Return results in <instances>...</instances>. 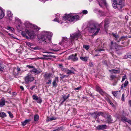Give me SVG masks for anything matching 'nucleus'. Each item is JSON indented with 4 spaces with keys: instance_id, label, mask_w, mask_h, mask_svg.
I'll return each instance as SVG.
<instances>
[{
    "instance_id": "f257e3e1",
    "label": "nucleus",
    "mask_w": 131,
    "mask_h": 131,
    "mask_svg": "<svg viewBox=\"0 0 131 131\" xmlns=\"http://www.w3.org/2000/svg\"><path fill=\"white\" fill-rule=\"evenodd\" d=\"M113 2L112 6L115 8H117L120 11L123 10V8L124 6V4L122 0H112Z\"/></svg>"
},
{
    "instance_id": "f03ea898",
    "label": "nucleus",
    "mask_w": 131,
    "mask_h": 131,
    "mask_svg": "<svg viewBox=\"0 0 131 131\" xmlns=\"http://www.w3.org/2000/svg\"><path fill=\"white\" fill-rule=\"evenodd\" d=\"M100 25H95L94 24H90L88 30L90 32L93 33L95 32L94 33V35H97L100 30V28L99 27Z\"/></svg>"
},
{
    "instance_id": "7ed1b4c3",
    "label": "nucleus",
    "mask_w": 131,
    "mask_h": 131,
    "mask_svg": "<svg viewBox=\"0 0 131 131\" xmlns=\"http://www.w3.org/2000/svg\"><path fill=\"white\" fill-rule=\"evenodd\" d=\"M35 31L32 30H28L26 29L25 30L21 32V35L25 37L26 38L28 39L29 37L27 35L28 34L30 38H32L34 37Z\"/></svg>"
},
{
    "instance_id": "20e7f679",
    "label": "nucleus",
    "mask_w": 131,
    "mask_h": 131,
    "mask_svg": "<svg viewBox=\"0 0 131 131\" xmlns=\"http://www.w3.org/2000/svg\"><path fill=\"white\" fill-rule=\"evenodd\" d=\"M52 35V33L50 32H45L44 35L41 36L40 40L43 41H45L46 43L50 41L51 37Z\"/></svg>"
},
{
    "instance_id": "39448f33",
    "label": "nucleus",
    "mask_w": 131,
    "mask_h": 131,
    "mask_svg": "<svg viewBox=\"0 0 131 131\" xmlns=\"http://www.w3.org/2000/svg\"><path fill=\"white\" fill-rule=\"evenodd\" d=\"M64 19L72 22L75 20H78L79 19V17L78 15L73 16L71 14H69L63 17Z\"/></svg>"
},
{
    "instance_id": "423d86ee",
    "label": "nucleus",
    "mask_w": 131,
    "mask_h": 131,
    "mask_svg": "<svg viewBox=\"0 0 131 131\" xmlns=\"http://www.w3.org/2000/svg\"><path fill=\"white\" fill-rule=\"evenodd\" d=\"M25 83L27 84L30 83L34 79V78L32 77L30 73L27 74L26 76L24 77Z\"/></svg>"
},
{
    "instance_id": "0eeeda50",
    "label": "nucleus",
    "mask_w": 131,
    "mask_h": 131,
    "mask_svg": "<svg viewBox=\"0 0 131 131\" xmlns=\"http://www.w3.org/2000/svg\"><path fill=\"white\" fill-rule=\"evenodd\" d=\"M77 54L76 53L74 54H72L69 56L68 59L69 60H71L72 61H77L78 60V58L77 57Z\"/></svg>"
},
{
    "instance_id": "6e6552de",
    "label": "nucleus",
    "mask_w": 131,
    "mask_h": 131,
    "mask_svg": "<svg viewBox=\"0 0 131 131\" xmlns=\"http://www.w3.org/2000/svg\"><path fill=\"white\" fill-rule=\"evenodd\" d=\"M118 45L116 42L113 43L111 41L110 46V48L111 49H117L118 48Z\"/></svg>"
},
{
    "instance_id": "1a4fd4ad",
    "label": "nucleus",
    "mask_w": 131,
    "mask_h": 131,
    "mask_svg": "<svg viewBox=\"0 0 131 131\" xmlns=\"http://www.w3.org/2000/svg\"><path fill=\"white\" fill-rule=\"evenodd\" d=\"M81 34V33L80 32L77 34L75 33L71 35V40L72 41L75 39L76 40H77L78 37L80 36Z\"/></svg>"
},
{
    "instance_id": "9d476101",
    "label": "nucleus",
    "mask_w": 131,
    "mask_h": 131,
    "mask_svg": "<svg viewBox=\"0 0 131 131\" xmlns=\"http://www.w3.org/2000/svg\"><path fill=\"white\" fill-rule=\"evenodd\" d=\"M32 97L33 99L34 100H36L37 103H40L42 102V99L40 96L38 97L36 95H34Z\"/></svg>"
},
{
    "instance_id": "9b49d317",
    "label": "nucleus",
    "mask_w": 131,
    "mask_h": 131,
    "mask_svg": "<svg viewBox=\"0 0 131 131\" xmlns=\"http://www.w3.org/2000/svg\"><path fill=\"white\" fill-rule=\"evenodd\" d=\"M70 69L71 70H69L68 69L66 72V74L68 75L74 74L75 73L74 71H76L75 70L73 67L71 68Z\"/></svg>"
},
{
    "instance_id": "f8f14e48",
    "label": "nucleus",
    "mask_w": 131,
    "mask_h": 131,
    "mask_svg": "<svg viewBox=\"0 0 131 131\" xmlns=\"http://www.w3.org/2000/svg\"><path fill=\"white\" fill-rule=\"evenodd\" d=\"M30 71L33 72L35 74H37L41 72V71L40 69H37L34 67Z\"/></svg>"
},
{
    "instance_id": "ddd939ff",
    "label": "nucleus",
    "mask_w": 131,
    "mask_h": 131,
    "mask_svg": "<svg viewBox=\"0 0 131 131\" xmlns=\"http://www.w3.org/2000/svg\"><path fill=\"white\" fill-rule=\"evenodd\" d=\"M112 35L114 37V39L117 42H119L120 41V38L118 35L117 34L112 33Z\"/></svg>"
},
{
    "instance_id": "4468645a",
    "label": "nucleus",
    "mask_w": 131,
    "mask_h": 131,
    "mask_svg": "<svg viewBox=\"0 0 131 131\" xmlns=\"http://www.w3.org/2000/svg\"><path fill=\"white\" fill-rule=\"evenodd\" d=\"M96 90L98 92L100 93L102 95H104L105 94V93L100 87L97 86L96 88Z\"/></svg>"
},
{
    "instance_id": "2eb2a0df",
    "label": "nucleus",
    "mask_w": 131,
    "mask_h": 131,
    "mask_svg": "<svg viewBox=\"0 0 131 131\" xmlns=\"http://www.w3.org/2000/svg\"><path fill=\"white\" fill-rule=\"evenodd\" d=\"M24 25L27 28H32L33 24L29 23L28 21L25 22L24 23Z\"/></svg>"
},
{
    "instance_id": "dca6fc26",
    "label": "nucleus",
    "mask_w": 131,
    "mask_h": 131,
    "mask_svg": "<svg viewBox=\"0 0 131 131\" xmlns=\"http://www.w3.org/2000/svg\"><path fill=\"white\" fill-rule=\"evenodd\" d=\"M58 81V78L56 77L52 83V84L53 87H56L57 86V84Z\"/></svg>"
},
{
    "instance_id": "f3484780",
    "label": "nucleus",
    "mask_w": 131,
    "mask_h": 131,
    "mask_svg": "<svg viewBox=\"0 0 131 131\" xmlns=\"http://www.w3.org/2000/svg\"><path fill=\"white\" fill-rule=\"evenodd\" d=\"M106 126V125H100L97 127L96 128L98 130L103 129H105Z\"/></svg>"
},
{
    "instance_id": "a211bd4d",
    "label": "nucleus",
    "mask_w": 131,
    "mask_h": 131,
    "mask_svg": "<svg viewBox=\"0 0 131 131\" xmlns=\"http://www.w3.org/2000/svg\"><path fill=\"white\" fill-rule=\"evenodd\" d=\"M59 68L61 69V70L66 73L68 68L63 67L62 65L60 64L59 65Z\"/></svg>"
},
{
    "instance_id": "6ab92c4d",
    "label": "nucleus",
    "mask_w": 131,
    "mask_h": 131,
    "mask_svg": "<svg viewBox=\"0 0 131 131\" xmlns=\"http://www.w3.org/2000/svg\"><path fill=\"white\" fill-rule=\"evenodd\" d=\"M109 71L112 74H113V73L115 74L119 73L120 72L119 70H115L114 69L111 70H109Z\"/></svg>"
},
{
    "instance_id": "aec40b11",
    "label": "nucleus",
    "mask_w": 131,
    "mask_h": 131,
    "mask_svg": "<svg viewBox=\"0 0 131 131\" xmlns=\"http://www.w3.org/2000/svg\"><path fill=\"white\" fill-rule=\"evenodd\" d=\"M70 96V94H68L67 96H66V95H62V97L63 99L62 103H63L67 99H68Z\"/></svg>"
},
{
    "instance_id": "412c9836",
    "label": "nucleus",
    "mask_w": 131,
    "mask_h": 131,
    "mask_svg": "<svg viewBox=\"0 0 131 131\" xmlns=\"http://www.w3.org/2000/svg\"><path fill=\"white\" fill-rule=\"evenodd\" d=\"M7 15L9 17L10 20H12V16L13 15L11 11H7Z\"/></svg>"
},
{
    "instance_id": "4be33fe9",
    "label": "nucleus",
    "mask_w": 131,
    "mask_h": 131,
    "mask_svg": "<svg viewBox=\"0 0 131 131\" xmlns=\"http://www.w3.org/2000/svg\"><path fill=\"white\" fill-rule=\"evenodd\" d=\"M4 16V13L2 9L0 7V19L2 18Z\"/></svg>"
},
{
    "instance_id": "5701e85b",
    "label": "nucleus",
    "mask_w": 131,
    "mask_h": 131,
    "mask_svg": "<svg viewBox=\"0 0 131 131\" xmlns=\"http://www.w3.org/2000/svg\"><path fill=\"white\" fill-rule=\"evenodd\" d=\"M109 23V20L107 19L105 20V24L104 25L105 28L106 30V29L108 27V24Z\"/></svg>"
},
{
    "instance_id": "b1692460",
    "label": "nucleus",
    "mask_w": 131,
    "mask_h": 131,
    "mask_svg": "<svg viewBox=\"0 0 131 131\" xmlns=\"http://www.w3.org/2000/svg\"><path fill=\"white\" fill-rule=\"evenodd\" d=\"M5 104V100L3 99L0 100V107H2Z\"/></svg>"
},
{
    "instance_id": "393cba45",
    "label": "nucleus",
    "mask_w": 131,
    "mask_h": 131,
    "mask_svg": "<svg viewBox=\"0 0 131 131\" xmlns=\"http://www.w3.org/2000/svg\"><path fill=\"white\" fill-rule=\"evenodd\" d=\"M30 121V119H26L23 122H21L22 125L23 126H24L27 123Z\"/></svg>"
},
{
    "instance_id": "a878e982",
    "label": "nucleus",
    "mask_w": 131,
    "mask_h": 131,
    "mask_svg": "<svg viewBox=\"0 0 131 131\" xmlns=\"http://www.w3.org/2000/svg\"><path fill=\"white\" fill-rule=\"evenodd\" d=\"M80 59L81 60H82L83 61H84L85 62L87 61L88 59V58L87 57H80Z\"/></svg>"
},
{
    "instance_id": "bb28decb",
    "label": "nucleus",
    "mask_w": 131,
    "mask_h": 131,
    "mask_svg": "<svg viewBox=\"0 0 131 131\" xmlns=\"http://www.w3.org/2000/svg\"><path fill=\"white\" fill-rule=\"evenodd\" d=\"M32 28L34 30H35L36 31H38L40 29V28H39L36 25L33 24V26Z\"/></svg>"
},
{
    "instance_id": "cd10ccee",
    "label": "nucleus",
    "mask_w": 131,
    "mask_h": 131,
    "mask_svg": "<svg viewBox=\"0 0 131 131\" xmlns=\"http://www.w3.org/2000/svg\"><path fill=\"white\" fill-rule=\"evenodd\" d=\"M128 84V82L127 80H126L125 82L122 84L121 86V88L123 89V87H126Z\"/></svg>"
},
{
    "instance_id": "c85d7f7f",
    "label": "nucleus",
    "mask_w": 131,
    "mask_h": 131,
    "mask_svg": "<svg viewBox=\"0 0 131 131\" xmlns=\"http://www.w3.org/2000/svg\"><path fill=\"white\" fill-rule=\"evenodd\" d=\"M56 119V118L54 117H48L47 119V121L49 122L50 121H51Z\"/></svg>"
},
{
    "instance_id": "c756f323",
    "label": "nucleus",
    "mask_w": 131,
    "mask_h": 131,
    "mask_svg": "<svg viewBox=\"0 0 131 131\" xmlns=\"http://www.w3.org/2000/svg\"><path fill=\"white\" fill-rule=\"evenodd\" d=\"M127 119L126 117L124 116L122 117L121 118V120L124 123L127 122Z\"/></svg>"
},
{
    "instance_id": "7c9ffc66",
    "label": "nucleus",
    "mask_w": 131,
    "mask_h": 131,
    "mask_svg": "<svg viewBox=\"0 0 131 131\" xmlns=\"http://www.w3.org/2000/svg\"><path fill=\"white\" fill-rule=\"evenodd\" d=\"M119 91H114L112 92V93L113 95L115 97L117 96L118 94V93L119 92Z\"/></svg>"
},
{
    "instance_id": "2f4dec72",
    "label": "nucleus",
    "mask_w": 131,
    "mask_h": 131,
    "mask_svg": "<svg viewBox=\"0 0 131 131\" xmlns=\"http://www.w3.org/2000/svg\"><path fill=\"white\" fill-rule=\"evenodd\" d=\"M6 114L4 112L0 113V116L2 117H4L6 116Z\"/></svg>"
},
{
    "instance_id": "473e14b6",
    "label": "nucleus",
    "mask_w": 131,
    "mask_h": 131,
    "mask_svg": "<svg viewBox=\"0 0 131 131\" xmlns=\"http://www.w3.org/2000/svg\"><path fill=\"white\" fill-rule=\"evenodd\" d=\"M39 118V116L38 115H36L34 116V120L35 121H37Z\"/></svg>"
},
{
    "instance_id": "72a5a7b5",
    "label": "nucleus",
    "mask_w": 131,
    "mask_h": 131,
    "mask_svg": "<svg viewBox=\"0 0 131 131\" xmlns=\"http://www.w3.org/2000/svg\"><path fill=\"white\" fill-rule=\"evenodd\" d=\"M51 75V74H50L46 73L44 75V77L46 78H49L50 77Z\"/></svg>"
},
{
    "instance_id": "f704fd0d",
    "label": "nucleus",
    "mask_w": 131,
    "mask_h": 131,
    "mask_svg": "<svg viewBox=\"0 0 131 131\" xmlns=\"http://www.w3.org/2000/svg\"><path fill=\"white\" fill-rule=\"evenodd\" d=\"M26 45H28L29 47L31 48V46H32L33 45V44L29 42H26Z\"/></svg>"
},
{
    "instance_id": "c9c22d12",
    "label": "nucleus",
    "mask_w": 131,
    "mask_h": 131,
    "mask_svg": "<svg viewBox=\"0 0 131 131\" xmlns=\"http://www.w3.org/2000/svg\"><path fill=\"white\" fill-rule=\"evenodd\" d=\"M83 47L86 50H88L90 48V46L88 45H83Z\"/></svg>"
},
{
    "instance_id": "e433bc0d",
    "label": "nucleus",
    "mask_w": 131,
    "mask_h": 131,
    "mask_svg": "<svg viewBox=\"0 0 131 131\" xmlns=\"http://www.w3.org/2000/svg\"><path fill=\"white\" fill-rule=\"evenodd\" d=\"M96 113H97V115L98 116H99L100 115L103 116V115L104 114L102 112H97Z\"/></svg>"
},
{
    "instance_id": "4c0bfd02",
    "label": "nucleus",
    "mask_w": 131,
    "mask_h": 131,
    "mask_svg": "<svg viewBox=\"0 0 131 131\" xmlns=\"http://www.w3.org/2000/svg\"><path fill=\"white\" fill-rule=\"evenodd\" d=\"M107 119L108 122L111 123L112 121L111 119V116L110 115L107 116Z\"/></svg>"
},
{
    "instance_id": "58836bf2",
    "label": "nucleus",
    "mask_w": 131,
    "mask_h": 131,
    "mask_svg": "<svg viewBox=\"0 0 131 131\" xmlns=\"http://www.w3.org/2000/svg\"><path fill=\"white\" fill-rule=\"evenodd\" d=\"M31 49L35 50H40L41 49L40 47L38 46L34 48H31Z\"/></svg>"
},
{
    "instance_id": "ea45409f",
    "label": "nucleus",
    "mask_w": 131,
    "mask_h": 131,
    "mask_svg": "<svg viewBox=\"0 0 131 131\" xmlns=\"http://www.w3.org/2000/svg\"><path fill=\"white\" fill-rule=\"evenodd\" d=\"M98 117L97 115V113L96 112H94V114H93V117L96 119L97 117Z\"/></svg>"
},
{
    "instance_id": "a19ab883",
    "label": "nucleus",
    "mask_w": 131,
    "mask_h": 131,
    "mask_svg": "<svg viewBox=\"0 0 131 131\" xmlns=\"http://www.w3.org/2000/svg\"><path fill=\"white\" fill-rule=\"evenodd\" d=\"M7 29L8 30H10L12 31H14V28L11 27H7Z\"/></svg>"
},
{
    "instance_id": "79ce46f5",
    "label": "nucleus",
    "mask_w": 131,
    "mask_h": 131,
    "mask_svg": "<svg viewBox=\"0 0 131 131\" xmlns=\"http://www.w3.org/2000/svg\"><path fill=\"white\" fill-rule=\"evenodd\" d=\"M104 49H97L95 50V51L96 52H101L102 51H104Z\"/></svg>"
},
{
    "instance_id": "37998d69",
    "label": "nucleus",
    "mask_w": 131,
    "mask_h": 131,
    "mask_svg": "<svg viewBox=\"0 0 131 131\" xmlns=\"http://www.w3.org/2000/svg\"><path fill=\"white\" fill-rule=\"evenodd\" d=\"M8 113L9 115V116L11 118H12L13 117V116L11 112L10 111L8 112Z\"/></svg>"
},
{
    "instance_id": "c03bdc74",
    "label": "nucleus",
    "mask_w": 131,
    "mask_h": 131,
    "mask_svg": "<svg viewBox=\"0 0 131 131\" xmlns=\"http://www.w3.org/2000/svg\"><path fill=\"white\" fill-rule=\"evenodd\" d=\"M126 78V76L125 75L122 77V82L124 81V80Z\"/></svg>"
},
{
    "instance_id": "a18cd8bd",
    "label": "nucleus",
    "mask_w": 131,
    "mask_h": 131,
    "mask_svg": "<svg viewBox=\"0 0 131 131\" xmlns=\"http://www.w3.org/2000/svg\"><path fill=\"white\" fill-rule=\"evenodd\" d=\"M125 36H122V37L121 38H120V41H123L124 40H125Z\"/></svg>"
},
{
    "instance_id": "49530a36",
    "label": "nucleus",
    "mask_w": 131,
    "mask_h": 131,
    "mask_svg": "<svg viewBox=\"0 0 131 131\" xmlns=\"http://www.w3.org/2000/svg\"><path fill=\"white\" fill-rule=\"evenodd\" d=\"M99 1L103 4H105V0H99Z\"/></svg>"
},
{
    "instance_id": "de8ad7c7",
    "label": "nucleus",
    "mask_w": 131,
    "mask_h": 131,
    "mask_svg": "<svg viewBox=\"0 0 131 131\" xmlns=\"http://www.w3.org/2000/svg\"><path fill=\"white\" fill-rule=\"evenodd\" d=\"M54 21H57L59 23L62 24V22H60L59 20H58V18H55L54 19Z\"/></svg>"
},
{
    "instance_id": "09e8293b",
    "label": "nucleus",
    "mask_w": 131,
    "mask_h": 131,
    "mask_svg": "<svg viewBox=\"0 0 131 131\" xmlns=\"http://www.w3.org/2000/svg\"><path fill=\"white\" fill-rule=\"evenodd\" d=\"M124 96H125L124 94V93H123L122 94V98H121L122 100V101H125Z\"/></svg>"
},
{
    "instance_id": "8fccbe9b",
    "label": "nucleus",
    "mask_w": 131,
    "mask_h": 131,
    "mask_svg": "<svg viewBox=\"0 0 131 131\" xmlns=\"http://www.w3.org/2000/svg\"><path fill=\"white\" fill-rule=\"evenodd\" d=\"M43 56H44V55H43ZM45 56L46 57H53V58H55V57H56L54 56H51V55H45Z\"/></svg>"
},
{
    "instance_id": "3c124183",
    "label": "nucleus",
    "mask_w": 131,
    "mask_h": 131,
    "mask_svg": "<svg viewBox=\"0 0 131 131\" xmlns=\"http://www.w3.org/2000/svg\"><path fill=\"white\" fill-rule=\"evenodd\" d=\"M27 67H28V68H32L33 69L34 68V67H33L32 66H30V65H27Z\"/></svg>"
},
{
    "instance_id": "603ef678",
    "label": "nucleus",
    "mask_w": 131,
    "mask_h": 131,
    "mask_svg": "<svg viewBox=\"0 0 131 131\" xmlns=\"http://www.w3.org/2000/svg\"><path fill=\"white\" fill-rule=\"evenodd\" d=\"M63 40L64 41H67L68 40V39L66 37H64L63 38Z\"/></svg>"
},
{
    "instance_id": "864d4df0",
    "label": "nucleus",
    "mask_w": 131,
    "mask_h": 131,
    "mask_svg": "<svg viewBox=\"0 0 131 131\" xmlns=\"http://www.w3.org/2000/svg\"><path fill=\"white\" fill-rule=\"evenodd\" d=\"M81 87L80 86V87H78L77 88H75L74 90H77L81 89Z\"/></svg>"
},
{
    "instance_id": "5fc2aeb1",
    "label": "nucleus",
    "mask_w": 131,
    "mask_h": 131,
    "mask_svg": "<svg viewBox=\"0 0 131 131\" xmlns=\"http://www.w3.org/2000/svg\"><path fill=\"white\" fill-rule=\"evenodd\" d=\"M82 12L83 14H86L88 13V11L86 10H84Z\"/></svg>"
},
{
    "instance_id": "6e6d98bb",
    "label": "nucleus",
    "mask_w": 131,
    "mask_h": 131,
    "mask_svg": "<svg viewBox=\"0 0 131 131\" xmlns=\"http://www.w3.org/2000/svg\"><path fill=\"white\" fill-rule=\"evenodd\" d=\"M116 77L114 75H112L110 76V78L112 79H113Z\"/></svg>"
},
{
    "instance_id": "4d7b16f0",
    "label": "nucleus",
    "mask_w": 131,
    "mask_h": 131,
    "mask_svg": "<svg viewBox=\"0 0 131 131\" xmlns=\"http://www.w3.org/2000/svg\"><path fill=\"white\" fill-rule=\"evenodd\" d=\"M17 72H18V73H17V74L18 75V73L20 71V68H19L18 67L17 68Z\"/></svg>"
},
{
    "instance_id": "13d9d810",
    "label": "nucleus",
    "mask_w": 131,
    "mask_h": 131,
    "mask_svg": "<svg viewBox=\"0 0 131 131\" xmlns=\"http://www.w3.org/2000/svg\"><path fill=\"white\" fill-rule=\"evenodd\" d=\"M51 83V80H48V82L46 83V84H50Z\"/></svg>"
},
{
    "instance_id": "bf43d9fd",
    "label": "nucleus",
    "mask_w": 131,
    "mask_h": 131,
    "mask_svg": "<svg viewBox=\"0 0 131 131\" xmlns=\"http://www.w3.org/2000/svg\"><path fill=\"white\" fill-rule=\"evenodd\" d=\"M15 20L16 21H18L19 22H21L20 20L17 17H16Z\"/></svg>"
},
{
    "instance_id": "052dcab7",
    "label": "nucleus",
    "mask_w": 131,
    "mask_h": 131,
    "mask_svg": "<svg viewBox=\"0 0 131 131\" xmlns=\"http://www.w3.org/2000/svg\"><path fill=\"white\" fill-rule=\"evenodd\" d=\"M127 122H128L129 124H131V120H128L127 119Z\"/></svg>"
},
{
    "instance_id": "680f3d73",
    "label": "nucleus",
    "mask_w": 131,
    "mask_h": 131,
    "mask_svg": "<svg viewBox=\"0 0 131 131\" xmlns=\"http://www.w3.org/2000/svg\"><path fill=\"white\" fill-rule=\"evenodd\" d=\"M3 68V67L0 64V70H1Z\"/></svg>"
},
{
    "instance_id": "e2e57ef3",
    "label": "nucleus",
    "mask_w": 131,
    "mask_h": 131,
    "mask_svg": "<svg viewBox=\"0 0 131 131\" xmlns=\"http://www.w3.org/2000/svg\"><path fill=\"white\" fill-rule=\"evenodd\" d=\"M35 85L33 86H31V87H30V89L31 90H33V89L35 88Z\"/></svg>"
},
{
    "instance_id": "0e129e2a",
    "label": "nucleus",
    "mask_w": 131,
    "mask_h": 131,
    "mask_svg": "<svg viewBox=\"0 0 131 131\" xmlns=\"http://www.w3.org/2000/svg\"><path fill=\"white\" fill-rule=\"evenodd\" d=\"M16 95V92H14L13 93V96H15Z\"/></svg>"
},
{
    "instance_id": "69168bd1",
    "label": "nucleus",
    "mask_w": 131,
    "mask_h": 131,
    "mask_svg": "<svg viewBox=\"0 0 131 131\" xmlns=\"http://www.w3.org/2000/svg\"><path fill=\"white\" fill-rule=\"evenodd\" d=\"M20 88L21 89V90H24V88L22 86H20Z\"/></svg>"
},
{
    "instance_id": "338daca9",
    "label": "nucleus",
    "mask_w": 131,
    "mask_h": 131,
    "mask_svg": "<svg viewBox=\"0 0 131 131\" xmlns=\"http://www.w3.org/2000/svg\"><path fill=\"white\" fill-rule=\"evenodd\" d=\"M68 77V76H67V75H63V78H64L65 77Z\"/></svg>"
},
{
    "instance_id": "774afa93",
    "label": "nucleus",
    "mask_w": 131,
    "mask_h": 131,
    "mask_svg": "<svg viewBox=\"0 0 131 131\" xmlns=\"http://www.w3.org/2000/svg\"><path fill=\"white\" fill-rule=\"evenodd\" d=\"M59 16V14H57L56 15V17H58Z\"/></svg>"
}]
</instances>
